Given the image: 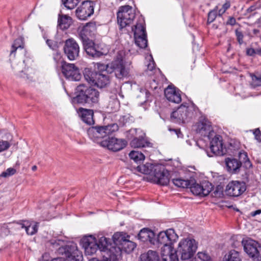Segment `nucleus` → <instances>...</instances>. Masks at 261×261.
Masks as SVG:
<instances>
[{
    "label": "nucleus",
    "instance_id": "obj_1",
    "mask_svg": "<svg viewBox=\"0 0 261 261\" xmlns=\"http://www.w3.org/2000/svg\"><path fill=\"white\" fill-rule=\"evenodd\" d=\"M118 129V125L116 123H112L106 126L89 128L88 130V134L94 141L97 142L101 146L107 147L108 149L116 152L121 150L126 146L125 140L113 137L108 138L101 141L99 140L107 137Z\"/></svg>",
    "mask_w": 261,
    "mask_h": 261
},
{
    "label": "nucleus",
    "instance_id": "obj_2",
    "mask_svg": "<svg viewBox=\"0 0 261 261\" xmlns=\"http://www.w3.org/2000/svg\"><path fill=\"white\" fill-rule=\"evenodd\" d=\"M80 243L84 248L86 255H92L98 249L102 257L104 253H107L115 246L114 244L112 245L110 239L105 237L100 238L97 243L95 238L92 236H86L82 239Z\"/></svg>",
    "mask_w": 261,
    "mask_h": 261
},
{
    "label": "nucleus",
    "instance_id": "obj_3",
    "mask_svg": "<svg viewBox=\"0 0 261 261\" xmlns=\"http://www.w3.org/2000/svg\"><path fill=\"white\" fill-rule=\"evenodd\" d=\"M113 239L115 246L108 251V253L111 256H115L116 261L118 260V257L121 255L122 251L129 253L132 252L136 247V244L127 239L125 234L122 232L114 233Z\"/></svg>",
    "mask_w": 261,
    "mask_h": 261
},
{
    "label": "nucleus",
    "instance_id": "obj_4",
    "mask_svg": "<svg viewBox=\"0 0 261 261\" xmlns=\"http://www.w3.org/2000/svg\"><path fill=\"white\" fill-rule=\"evenodd\" d=\"M99 97V92L97 90L91 87L80 85L76 89V96L73 101L77 103L93 105L98 102Z\"/></svg>",
    "mask_w": 261,
    "mask_h": 261
},
{
    "label": "nucleus",
    "instance_id": "obj_5",
    "mask_svg": "<svg viewBox=\"0 0 261 261\" xmlns=\"http://www.w3.org/2000/svg\"><path fill=\"white\" fill-rule=\"evenodd\" d=\"M124 58V53L123 51H118L115 59L109 64L110 73H114L118 79H123L129 75V69L126 65Z\"/></svg>",
    "mask_w": 261,
    "mask_h": 261
},
{
    "label": "nucleus",
    "instance_id": "obj_6",
    "mask_svg": "<svg viewBox=\"0 0 261 261\" xmlns=\"http://www.w3.org/2000/svg\"><path fill=\"white\" fill-rule=\"evenodd\" d=\"M85 80L91 85L102 88L110 83L109 76L103 72H95L90 68H85L84 71Z\"/></svg>",
    "mask_w": 261,
    "mask_h": 261
},
{
    "label": "nucleus",
    "instance_id": "obj_7",
    "mask_svg": "<svg viewBox=\"0 0 261 261\" xmlns=\"http://www.w3.org/2000/svg\"><path fill=\"white\" fill-rule=\"evenodd\" d=\"M178 237L174 229H169L165 231L160 232L157 238L154 237L151 241L152 245H156L158 247H160V245H163L164 247H168L170 251L171 245L176 241Z\"/></svg>",
    "mask_w": 261,
    "mask_h": 261
},
{
    "label": "nucleus",
    "instance_id": "obj_8",
    "mask_svg": "<svg viewBox=\"0 0 261 261\" xmlns=\"http://www.w3.org/2000/svg\"><path fill=\"white\" fill-rule=\"evenodd\" d=\"M135 17L133 8L128 5L121 6L117 13V23L120 30L132 23Z\"/></svg>",
    "mask_w": 261,
    "mask_h": 261
},
{
    "label": "nucleus",
    "instance_id": "obj_9",
    "mask_svg": "<svg viewBox=\"0 0 261 261\" xmlns=\"http://www.w3.org/2000/svg\"><path fill=\"white\" fill-rule=\"evenodd\" d=\"M238 246H243L245 252L254 260L261 259V246L257 242L250 240H242Z\"/></svg>",
    "mask_w": 261,
    "mask_h": 261
},
{
    "label": "nucleus",
    "instance_id": "obj_10",
    "mask_svg": "<svg viewBox=\"0 0 261 261\" xmlns=\"http://www.w3.org/2000/svg\"><path fill=\"white\" fill-rule=\"evenodd\" d=\"M58 252L64 255L68 261H83V259L82 253L77 249L74 243L60 247Z\"/></svg>",
    "mask_w": 261,
    "mask_h": 261
},
{
    "label": "nucleus",
    "instance_id": "obj_11",
    "mask_svg": "<svg viewBox=\"0 0 261 261\" xmlns=\"http://www.w3.org/2000/svg\"><path fill=\"white\" fill-rule=\"evenodd\" d=\"M64 52L69 60L73 61L77 59L79 56L80 46L73 38H69L65 41Z\"/></svg>",
    "mask_w": 261,
    "mask_h": 261
},
{
    "label": "nucleus",
    "instance_id": "obj_12",
    "mask_svg": "<svg viewBox=\"0 0 261 261\" xmlns=\"http://www.w3.org/2000/svg\"><path fill=\"white\" fill-rule=\"evenodd\" d=\"M62 71L65 77L70 81H80L82 76L79 69L74 64L63 62Z\"/></svg>",
    "mask_w": 261,
    "mask_h": 261
},
{
    "label": "nucleus",
    "instance_id": "obj_13",
    "mask_svg": "<svg viewBox=\"0 0 261 261\" xmlns=\"http://www.w3.org/2000/svg\"><path fill=\"white\" fill-rule=\"evenodd\" d=\"M210 150L212 154L207 152L209 156H213V155L221 156L226 153V149L223 146L222 137L221 136L216 135L211 141Z\"/></svg>",
    "mask_w": 261,
    "mask_h": 261
},
{
    "label": "nucleus",
    "instance_id": "obj_14",
    "mask_svg": "<svg viewBox=\"0 0 261 261\" xmlns=\"http://www.w3.org/2000/svg\"><path fill=\"white\" fill-rule=\"evenodd\" d=\"M193 194L196 195L206 196L209 194L213 189V186L211 183L208 181H204L199 184L194 182L192 184H190L188 187Z\"/></svg>",
    "mask_w": 261,
    "mask_h": 261
},
{
    "label": "nucleus",
    "instance_id": "obj_15",
    "mask_svg": "<svg viewBox=\"0 0 261 261\" xmlns=\"http://www.w3.org/2000/svg\"><path fill=\"white\" fill-rule=\"evenodd\" d=\"M246 190V184L243 181H231L227 185L225 192L230 196L238 197Z\"/></svg>",
    "mask_w": 261,
    "mask_h": 261
},
{
    "label": "nucleus",
    "instance_id": "obj_16",
    "mask_svg": "<svg viewBox=\"0 0 261 261\" xmlns=\"http://www.w3.org/2000/svg\"><path fill=\"white\" fill-rule=\"evenodd\" d=\"M94 4L91 1L83 2L76 10V15L81 20H86L94 13Z\"/></svg>",
    "mask_w": 261,
    "mask_h": 261
},
{
    "label": "nucleus",
    "instance_id": "obj_17",
    "mask_svg": "<svg viewBox=\"0 0 261 261\" xmlns=\"http://www.w3.org/2000/svg\"><path fill=\"white\" fill-rule=\"evenodd\" d=\"M153 175L154 180L158 185L167 186L169 182V172L163 166L155 165Z\"/></svg>",
    "mask_w": 261,
    "mask_h": 261
},
{
    "label": "nucleus",
    "instance_id": "obj_18",
    "mask_svg": "<svg viewBox=\"0 0 261 261\" xmlns=\"http://www.w3.org/2000/svg\"><path fill=\"white\" fill-rule=\"evenodd\" d=\"M188 107L182 103L177 109L171 114V118L177 120L179 123H185L189 117Z\"/></svg>",
    "mask_w": 261,
    "mask_h": 261
},
{
    "label": "nucleus",
    "instance_id": "obj_19",
    "mask_svg": "<svg viewBox=\"0 0 261 261\" xmlns=\"http://www.w3.org/2000/svg\"><path fill=\"white\" fill-rule=\"evenodd\" d=\"M225 164L227 171L231 174H238L242 166L240 160L233 158H227L225 159Z\"/></svg>",
    "mask_w": 261,
    "mask_h": 261
},
{
    "label": "nucleus",
    "instance_id": "obj_20",
    "mask_svg": "<svg viewBox=\"0 0 261 261\" xmlns=\"http://www.w3.org/2000/svg\"><path fill=\"white\" fill-rule=\"evenodd\" d=\"M179 90H176L174 87L168 86L164 91L165 96L170 101L178 103L181 102V98Z\"/></svg>",
    "mask_w": 261,
    "mask_h": 261
},
{
    "label": "nucleus",
    "instance_id": "obj_21",
    "mask_svg": "<svg viewBox=\"0 0 261 261\" xmlns=\"http://www.w3.org/2000/svg\"><path fill=\"white\" fill-rule=\"evenodd\" d=\"M196 133L204 137H209L212 130L210 122L206 119H200L196 125Z\"/></svg>",
    "mask_w": 261,
    "mask_h": 261
},
{
    "label": "nucleus",
    "instance_id": "obj_22",
    "mask_svg": "<svg viewBox=\"0 0 261 261\" xmlns=\"http://www.w3.org/2000/svg\"><path fill=\"white\" fill-rule=\"evenodd\" d=\"M95 29L94 25L92 23H87L79 32V37L83 43L90 41L89 36L92 35Z\"/></svg>",
    "mask_w": 261,
    "mask_h": 261
},
{
    "label": "nucleus",
    "instance_id": "obj_23",
    "mask_svg": "<svg viewBox=\"0 0 261 261\" xmlns=\"http://www.w3.org/2000/svg\"><path fill=\"white\" fill-rule=\"evenodd\" d=\"M85 51L89 56L93 58H97L101 56L103 54L97 49V45L92 40L83 43Z\"/></svg>",
    "mask_w": 261,
    "mask_h": 261
},
{
    "label": "nucleus",
    "instance_id": "obj_24",
    "mask_svg": "<svg viewBox=\"0 0 261 261\" xmlns=\"http://www.w3.org/2000/svg\"><path fill=\"white\" fill-rule=\"evenodd\" d=\"M78 113L82 120L85 123L90 125L94 124V112L92 110L80 108L79 109Z\"/></svg>",
    "mask_w": 261,
    "mask_h": 261
},
{
    "label": "nucleus",
    "instance_id": "obj_25",
    "mask_svg": "<svg viewBox=\"0 0 261 261\" xmlns=\"http://www.w3.org/2000/svg\"><path fill=\"white\" fill-rule=\"evenodd\" d=\"M155 233L148 228L142 229L138 234V239L143 242H149L152 244V240L155 237Z\"/></svg>",
    "mask_w": 261,
    "mask_h": 261
},
{
    "label": "nucleus",
    "instance_id": "obj_26",
    "mask_svg": "<svg viewBox=\"0 0 261 261\" xmlns=\"http://www.w3.org/2000/svg\"><path fill=\"white\" fill-rule=\"evenodd\" d=\"M132 31L134 32V37L137 36H144L146 35L144 21L143 19L139 21L132 27Z\"/></svg>",
    "mask_w": 261,
    "mask_h": 261
},
{
    "label": "nucleus",
    "instance_id": "obj_27",
    "mask_svg": "<svg viewBox=\"0 0 261 261\" xmlns=\"http://www.w3.org/2000/svg\"><path fill=\"white\" fill-rule=\"evenodd\" d=\"M155 167V166L148 163L143 165H139L137 166L135 165L132 166V168H133L135 170L144 174H149L152 172H153Z\"/></svg>",
    "mask_w": 261,
    "mask_h": 261
},
{
    "label": "nucleus",
    "instance_id": "obj_28",
    "mask_svg": "<svg viewBox=\"0 0 261 261\" xmlns=\"http://www.w3.org/2000/svg\"><path fill=\"white\" fill-rule=\"evenodd\" d=\"M58 25L63 30L68 29L71 25L72 21V18L66 15H59Z\"/></svg>",
    "mask_w": 261,
    "mask_h": 261
},
{
    "label": "nucleus",
    "instance_id": "obj_29",
    "mask_svg": "<svg viewBox=\"0 0 261 261\" xmlns=\"http://www.w3.org/2000/svg\"><path fill=\"white\" fill-rule=\"evenodd\" d=\"M173 184L176 187L182 188H188L190 184L194 182V178H191L190 179H184L181 178L172 179Z\"/></svg>",
    "mask_w": 261,
    "mask_h": 261
},
{
    "label": "nucleus",
    "instance_id": "obj_30",
    "mask_svg": "<svg viewBox=\"0 0 261 261\" xmlns=\"http://www.w3.org/2000/svg\"><path fill=\"white\" fill-rule=\"evenodd\" d=\"M130 144L134 148H141L148 146L149 142L147 141L144 137H135L130 142Z\"/></svg>",
    "mask_w": 261,
    "mask_h": 261
},
{
    "label": "nucleus",
    "instance_id": "obj_31",
    "mask_svg": "<svg viewBox=\"0 0 261 261\" xmlns=\"http://www.w3.org/2000/svg\"><path fill=\"white\" fill-rule=\"evenodd\" d=\"M24 47L23 39L22 37H19L15 39L11 46L10 56L11 57H15L16 51L20 48L22 49Z\"/></svg>",
    "mask_w": 261,
    "mask_h": 261
},
{
    "label": "nucleus",
    "instance_id": "obj_32",
    "mask_svg": "<svg viewBox=\"0 0 261 261\" xmlns=\"http://www.w3.org/2000/svg\"><path fill=\"white\" fill-rule=\"evenodd\" d=\"M223 261H241L240 253L235 250H231L224 257Z\"/></svg>",
    "mask_w": 261,
    "mask_h": 261
},
{
    "label": "nucleus",
    "instance_id": "obj_33",
    "mask_svg": "<svg viewBox=\"0 0 261 261\" xmlns=\"http://www.w3.org/2000/svg\"><path fill=\"white\" fill-rule=\"evenodd\" d=\"M129 156L137 164H141L145 159V155L141 152L135 150L130 151Z\"/></svg>",
    "mask_w": 261,
    "mask_h": 261
},
{
    "label": "nucleus",
    "instance_id": "obj_34",
    "mask_svg": "<svg viewBox=\"0 0 261 261\" xmlns=\"http://www.w3.org/2000/svg\"><path fill=\"white\" fill-rule=\"evenodd\" d=\"M239 156L242 163H243L244 167L246 169H249L252 167V164L249 160L247 153L245 152H240Z\"/></svg>",
    "mask_w": 261,
    "mask_h": 261
},
{
    "label": "nucleus",
    "instance_id": "obj_35",
    "mask_svg": "<svg viewBox=\"0 0 261 261\" xmlns=\"http://www.w3.org/2000/svg\"><path fill=\"white\" fill-rule=\"evenodd\" d=\"M136 44L141 48H144L147 45V35L144 36H137L134 37Z\"/></svg>",
    "mask_w": 261,
    "mask_h": 261
},
{
    "label": "nucleus",
    "instance_id": "obj_36",
    "mask_svg": "<svg viewBox=\"0 0 261 261\" xmlns=\"http://www.w3.org/2000/svg\"><path fill=\"white\" fill-rule=\"evenodd\" d=\"M196 261H214L212 257L206 253L203 252H198L197 255Z\"/></svg>",
    "mask_w": 261,
    "mask_h": 261
},
{
    "label": "nucleus",
    "instance_id": "obj_37",
    "mask_svg": "<svg viewBox=\"0 0 261 261\" xmlns=\"http://www.w3.org/2000/svg\"><path fill=\"white\" fill-rule=\"evenodd\" d=\"M62 2L67 9H72L77 6L80 0H62Z\"/></svg>",
    "mask_w": 261,
    "mask_h": 261
},
{
    "label": "nucleus",
    "instance_id": "obj_38",
    "mask_svg": "<svg viewBox=\"0 0 261 261\" xmlns=\"http://www.w3.org/2000/svg\"><path fill=\"white\" fill-rule=\"evenodd\" d=\"M217 16V7L214 9L210 11L208 13L207 16V24L213 22L216 19Z\"/></svg>",
    "mask_w": 261,
    "mask_h": 261
},
{
    "label": "nucleus",
    "instance_id": "obj_39",
    "mask_svg": "<svg viewBox=\"0 0 261 261\" xmlns=\"http://www.w3.org/2000/svg\"><path fill=\"white\" fill-rule=\"evenodd\" d=\"M108 108H109L112 111H117L119 108V101L118 99L117 98H115L110 100Z\"/></svg>",
    "mask_w": 261,
    "mask_h": 261
},
{
    "label": "nucleus",
    "instance_id": "obj_40",
    "mask_svg": "<svg viewBox=\"0 0 261 261\" xmlns=\"http://www.w3.org/2000/svg\"><path fill=\"white\" fill-rule=\"evenodd\" d=\"M38 223H36L33 226L30 224L29 226L26 227V232L29 235H33L36 233L38 231Z\"/></svg>",
    "mask_w": 261,
    "mask_h": 261
},
{
    "label": "nucleus",
    "instance_id": "obj_41",
    "mask_svg": "<svg viewBox=\"0 0 261 261\" xmlns=\"http://www.w3.org/2000/svg\"><path fill=\"white\" fill-rule=\"evenodd\" d=\"M250 75L252 81V85L254 87L261 86V74L255 75L254 74H251Z\"/></svg>",
    "mask_w": 261,
    "mask_h": 261
},
{
    "label": "nucleus",
    "instance_id": "obj_42",
    "mask_svg": "<svg viewBox=\"0 0 261 261\" xmlns=\"http://www.w3.org/2000/svg\"><path fill=\"white\" fill-rule=\"evenodd\" d=\"M98 69L100 71L99 72H103L105 73H110V69L108 67L109 64H104L100 63H97L96 64Z\"/></svg>",
    "mask_w": 261,
    "mask_h": 261
},
{
    "label": "nucleus",
    "instance_id": "obj_43",
    "mask_svg": "<svg viewBox=\"0 0 261 261\" xmlns=\"http://www.w3.org/2000/svg\"><path fill=\"white\" fill-rule=\"evenodd\" d=\"M16 172V169L13 168H9L5 171L3 172L0 175L1 177H7L15 174Z\"/></svg>",
    "mask_w": 261,
    "mask_h": 261
},
{
    "label": "nucleus",
    "instance_id": "obj_44",
    "mask_svg": "<svg viewBox=\"0 0 261 261\" xmlns=\"http://www.w3.org/2000/svg\"><path fill=\"white\" fill-rule=\"evenodd\" d=\"M236 36L237 37V39L238 42H239L240 45H242L244 41V35L242 32L240 31L238 29L236 30L235 31Z\"/></svg>",
    "mask_w": 261,
    "mask_h": 261
},
{
    "label": "nucleus",
    "instance_id": "obj_45",
    "mask_svg": "<svg viewBox=\"0 0 261 261\" xmlns=\"http://www.w3.org/2000/svg\"><path fill=\"white\" fill-rule=\"evenodd\" d=\"M10 146V144L7 141H0V152L7 150Z\"/></svg>",
    "mask_w": 261,
    "mask_h": 261
},
{
    "label": "nucleus",
    "instance_id": "obj_46",
    "mask_svg": "<svg viewBox=\"0 0 261 261\" xmlns=\"http://www.w3.org/2000/svg\"><path fill=\"white\" fill-rule=\"evenodd\" d=\"M253 134L254 135L255 139L257 140V141L259 143L261 142V132L260 129L258 128H255V129L252 130Z\"/></svg>",
    "mask_w": 261,
    "mask_h": 261
},
{
    "label": "nucleus",
    "instance_id": "obj_47",
    "mask_svg": "<svg viewBox=\"0 0 261 261\" xmlns=\"http://www.w3.org/2000/svg\"><path fill=\"white\" fill-rule=\"evenodd\" d=\"M46 43L49 47L53 50L55 49L57 47V43L50 39H47Z\"/></svg>",
    "mask_w": 261,
    "mask_h": 261
},
{
    "label": "nucleus",
    "instance_id": "obj_48",
    "mask_svg": "<svg viewBox=\"0 0 261 261\" xmlns=\"http://www.w3.org/2000/svg\"><path fill=\"white\" fill-rule=\"evenodd\" d=\"M61 58L62 57L61 54L58 52H57L54 54V60L57 64L61 62L62 64L64 62V61L62 60Z\"/></svg>",
    "mask_w": 261,
    "mask_h": 261
},
{
    "label": "nucleus",
    "instance_id": "obj_49",
    "mask_svg": "<svg viewBox=\"0 0 261 261\" xmlns=\"http://www.w3.org/2000/svg\"><path fill=\"white\" fill-rule=\"evenodd\" d=\"M13 69L15 70L16 74L21 77H25V73H23V71L20 70L18 67L13 66Z\"/></svg>",
    "mask_w": 261,
    "mask_h": 261
},
{
    "label": "nucleus",
    "instance_id": "obj_50",
    "mask_svg": "<svg viewBox=\"0 0 261 261\" xmlns=\"http://www.w3.org/2000/svg\"><path fill=\"white\" fill-rule=\"evenodd\" d=\"M17 224L21 225V227L22 228H25L26 230V227L29 226V225L30 224V223L28 221H24V220H20L19 221H17L16 222Z\"/></svg>",
    "mask_w": 261,
    "mask_h": 261
},
{
    "label": "nucleus",
    "instance_id": "obj_51",
    "mask_svg": "<svg viewBox=\"0 0 261 261\" xmlns=\"http://www.w3.org/2000/svg\"><path fill=\"white\" fill-rule=\"evenodd\" d=\"M128 119H129V117L128 116H123L120 117L119 121L120 123H122L123 125H124L127 122Z\"/></svg>",
    "mask_w": 261,
    "mask_h": 261
},
{
    "label": "nucleus",
    "instance_id": "obj_52",
    "mask_svg": "<svg viewBox=\"0 0 261 261\" xmlns=\"http://www.w3.org/2000/svg\"><path fill=\"white\" fill-rule=\"evenodd\" d=\"M246 54L249 56H254L256 54L255 49L253 48H247Z\"/></svg>",
    "mask_w": 261,
    "mask_h": 261
},
{
    "label": "nucleus",
    "instance_id": "obj_53",
    "mask_svg": "<svg viewBox=\"0 0 261 261\" xmlns=\"http://www.w3.org/2000/svg\"><path fill=\"white\" fill-rule=\"evenodd\" d=\"M236 23V20L233 17H229L227 21L226 22V24L234 25Z\"/></svg>",
    "mask_w": 261,
    "mask_h": 261
},
{
    "label": "nucleus",
    "instance_id": "obj_54",
    "mask_svg": "<svg viewBox=\"0 0 261 261\" xmlns=\"http://www.w3.org/2000/svg\"><path fill=\"white\" fill-rule=\"evenodd\" d=\"M230 7V2L229 1L226 0L225 3L223 5L222 8L224 10L226 11Z\"/></svg>",
    "mask_w": 261,
    "mask_h": 261
},
{
    "label": "nucleus",
    "instance_id": "obj_55",
    "mask_svg": "<svg viewBox=\"0 0 261 261\" xmlns=\"http://www.w3.org/2000/svg\"><path fill=\"white\" fill-rule=\"evenodd\" d=\"M169 130L171 132H174L176 134L178 138L182 137L181 136H182V135L179 129L169 128Z\"/></svg>",
    "mask_w": 261,
    "mask_h": 261
},
{
    "label": "nucleus",
    "instance_id": "obj_56",
    "mask_svg": "<svg viewBox=\"0 0 261 261\" xmlns=\"http://www.w3.org/2000/svg\"><path fill=\"white\" fill-rule=\"evenodd\" d=\"M260 214H261V210H257L256 211L251 212V215L252 217H254L257 215H259Z\"/></svg>",
    "mask_w": 261,
    "mask_h": 261
},
{
    "label": "nucleus",
    "instance_id": "obj_57",
    "mask_svg": "<svg viewBox=\"0 0 261 261\" xmlns=\"http://www.w3.org/2000/svg\"><path fill=\"white\" fill-rule=\"evenodd\" d=\"M226 11H224L222 8H221L217 11V15L219 16H222V15Z\"/></svg>",
    "mask_w": 261,
    "mask_h": 261
},
{
    "label": "nucleus",
    "instance_id": "obj_58",
    "mask_svg": "<svg viewBox=\"0 0 261 261\" xmlns=\"http://www.w3.org/2000/svg\"><path fill=\"white\" fill-rule=\"evenodd\" d=\"M255 9H256L255 6H251L249 8H248L247 12H253L254 10H255Z\"/></svg>",
    "mask_w": 261,
    "mask_h": 261
},
{
    "label": "nucleus",
    "instance_id": "obj_59",
    "mask_svg": "<svg viewBox=\"0 0 261 261\" xmlns=\"http://www.w3.org/2000/svg\"><path fill=\"white\" fill-rule=\"evenodd\" d=\"M51 261H65L64 257H57L53 259Z\"/></svg>",
    "mask_w": 261,
    "mask_h": 261
},
{
    "label": "nucleus",
    "instance_id": "obj_60",
    "mask_svg": "<svg viewBox=\"0 0 261 261\" xmlns=\"http://www.w3.org/2000/svg\"><path fill=\"white\" fill-rule=\"evenodd\" d=\"M154 67V63H150L148 65V69L150 70V71H152L153 68Z\"/></svg>",
    "mask_w": 261,
    "mask_h": 261
},
{
    "label": "nucleus",
    "instance_id": "obj_61",
    "mask_svg": "<svg viewBox=\"0 0 261 261\" xmlns=\"http://www.w3.org/2000/svg\"><path fill=\"white\" fill-rule=\"evenodd\" d=\"M256 54L261 56V48L255 49Z\"/></svg>",
    "mask_w": 261,
    "mask_h": 261
},
{
    "label": "nucleus",
    "instance_id": "obj_62",
    "mask_svg": "<svg viewBox=\"0 0 261 261\" xmlns=\"http://www.w3.org/2000/svg\"><path fill=\"white\" fill-rule=\"evenodd\" d=\"M129 133H132V135H134L135 133H136L137 129H136V128L131 129L130 130H129Z\"/></svg>",
    "mask_w": 261,
    "mask_h": 261
},
{
    "label": "nucleus",
    "instance_id": "obj_63",
    "mask_svg": "<svg viewBox=\"0 0 261 261\" xmlns=\"http://www.w3.org/2000/svg\"><path fill=\"white\" fill-rule=\"evenodd\" d=\"M253 33L254 35H257V34H258L259 33V30L258 29H255L253 30Z\"/></svg>",
    "mask_w": 261,
    "mask_h": 261
},
{
    "label": "nucleus",
    "instance_id": "obj_64",
    "mask_svg": "<svg viewBox=\"0 0 261 261\" xmlns=\"http://www.w3.org/2000/svg\"><path fill=\"white\" fill-rule=\"evenodd\" d=\"M37 166L36 165H34V166H32V170L33 171H35L37 170Z\"/></svg>",
    "mask_w": 261,
    "mask_h": 261
}]
</instances>
